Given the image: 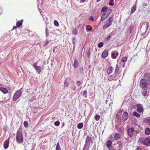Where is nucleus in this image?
<instances>
[{"label":"nucleus","instance_id":"f257e3e1","mask_svg":"<svg viewBox=\"0 0 150 150\" xmlns=\"http://www.w3.org/2000/svg\"><path fill=\"white\" fill-rule=\"evenodd\" d=\"M16 141L19 144L22 143L23 139L22 132L21 131H18L16 137Z\"/></svg>","mask_w":150,"mask_h":150},{"label":"nucleus","instance_id":"f03ea898","mask_svg":"<svg viewBox=\"0 0 150 150\" xmlns=\"http://www.w3.org/2000/svg\"><path fill=\"white\" fill-rule=\"evenodd\" d=\"M139 142L147 146H149L150 144V138L148 137L143 140L142 138H139L138 140Z\"/></svg>","mask_w":150,"mask_h":150},{"label":"nucleus","instance_id":"7ed1b4c3","mask_svg":"<svg viewBox=\"0 0 150 150\" xmlns=\"http://www.w3.org/2000/svg\"><path fill=\"white\" fill-rule=\"evenodd\" d=\"M113 20L112 16L110 17L108 20V22L103 26V29L105 30L109 27L112 24Z\"/></svg>","mask_w":150,"mask_h":150},{"label":"nucleus","instance_id":"20e7f679","mask_svg":"<svg viewBox=\"0 0 150 150\" xmlns=\"http://www.w3.org/2000/svg\"><path fill=\"white\" fill-rule=\"evenodd\" d=\"M21 94L22 91L21 89H20L14 94L13 97V101H16L21 96Z\"/></svg>","mask_w":150,"mask_h":150},{"label":"nucleus","instance_id":"39448f33","mask_svg":"<svg viewBox=\"0 0 150 150\" xmlns=\"http://www.w3.org/2000/svg\"><path fill=\"white\" fill-rule=\"evenodd\" d=\"M148 85L147 83L146 82L145 79H142L140 81V86L141 87L143 88H146Z\"/></svg>","mask_w":150,"mask_h":150},{"label":"nucleus","instance_id":"423d86ee","mask_svg":"<svg viewBox=\"0 0 150 150\" xmlns=\"http://www.w3.org/2000/svg\"><path fill=\"white\" fill-rule=\"evenodd\" d=\"M37 62H36L33 64V66L35 70L37 73L38 74H39L41 72V69L40 66H37Z\"/></svg>","mask_w":150,"mask_h":150},{"label":"nucleus","instance_id":"0eeeda50","mask_svg":"<svg viewBox=\"0 0 150 150\" xmlns=\"http://www.w3.org/2000/svg\"><path fill=\"white\" fill-rule=\"evenodd\" d=\"M135 130L133 127L129 128L127 130V133L130 137H132L134 134Z\"/></svg>","mask_w":150,"mask_h":150},{"label":"nucleus","instance_id":"6e6552de","mask_svg":"<svg viewBox=\"0 0 150 150\" xmlns=\"http://www.w3.org/2000/svg\"><path fill=\"white\" fill-rule=\"evenodd\" d=\"M136 106L137 107V110L138 112L140 113L143 111V108L142 105L138 104L136 105Z\"/></svg>","mask_w":150,"mask_h":150},{"label":"nucleus","instance_id":"1a4fd4ad","mask_svg":"<svg viewBox=\"0 0 150 150\" xmlns=\"http://www.w3.org/2000/svg\"><path fill=\"white\" fill-rule=\"evenodd\" d=\"M128 118V116L127 112H124L122 115V120L124 121H126Z\"/></svg>","mask_w":150,"mask_h":150},{"label":"nucleus","instance_id":"9d476101","mask_svg":"<svg viewBox=\"0 0 150 150\" xmlns=\"http://www.w3.org/2000/svg\"><path fill=\"white\" fill-rule=\"evenodd\" d=\"M9 138H8L7 140L5 141L4 143V148L5 149H7L8 146L9 144Z\"/></svg>","mask_w":150,"mask_h":150},{"label":"nucleus","instance_id":"9b49d317","mask_svg":"<svg viewBox=\"0 0 150 150\" xmlns=\"http://www.w3.org/2000/svg\"><path fill=\"white\" fill-rule=\"evenodd\" d=\"M0 91L4 94H6L8 92V90L6 88L4 87H1L0 88Z\"/></svg>","mask_w":150,"mask_h":150},{"label":"nucleus","instance_id":"f8f14e48","mask_svg":"<svg viewBox=\"0 0 150 150\" xmlns=\"http://www.w3.org/2000/svg\"><path fill=\"white\" fill-rule=\"evenodd\" d=\"M114 138L115 140H118L121 138V135L119 133L116 134L114 135Z\"/></svg>","mask_w":150,"mask_h":150},{"label":"nucleus","instance_id":"ddd939ff","mask_svg":"<svg viewBox=\"0 0 150 150\" xmlns=\"http://www.w3.org/2000/svg\"><path fill=\"white\" fill-rule=\"evenodd\" d=\"M23 20H21L20 21L17 22L16 23V25L17 27H20L22 26V23L23 22Z\"/></svg>","mask_w":150,"mask_h":150},{"label":"nucleus","instance_id":"4468645a","mask_svg":"<svg viewBox=\"0 0 150 150\" xmlns=\"http://www.w3.org/2000/svg\"><path fill=\"white\" fill-rule=\"evenodd\" d=\"M106 146L108 148H109L112 145V142L110 140L108 141L106 143Z\"/></svg>","mask_w":150,"mask_h":150},{"label":"nucleus","instance_id":"2eb2a0df","mask_svg":"<svg viewBox=\"0 0 150 150\" xmlns=\"http://www.w3.org/2000/svg\"><path fill=\"white\" fill-rule=\"evenodd\" d=\"M108 17V16L106 15L105 13H104L102 16L101 18L100 21H103L105 20Z\"/></svg>","mask_w":150,"mask_h":150},{"label":"nucleus","instance_id":"dca6fc26","mask_svg":"<svg viewBox=\"0 0 150 150\" xmlns=\"http://www.w3.org/2000/svg\"><path fill=\"white\" fill-rule=\"evenodd\" d=\"M108 55V52L106 50H105L104 51L102 54V56L103 58H105Z\"/></svg>","mask_w":150,"mask_h":150},{"label":"nucleus","instance_id":"f3484780","mask_svg":"<svg viewBox=\"0 0 150 150\" xmlns=\"http://www.w3.org/2000/svg\"><path fill=\"white\" fill-rule=\"evenodd\" d=\"M113 70V69L112 67H110L107 70V73L108 74H111Z\"/></svg>","mask_w":150,"mask_h":150},{"label":"nucleus","instance_id":"a211bd4d","mask_svg":"<svg viewBox=\"0 0 150 150\" xmlns=\"http://www.w3.org/2000/svg\"><path fill=\"white\" fill-rule=\"evenodd\" d=\"M118 55V53L117 52L116 53L114 52H112L111 54L112 57L114 59L116 58Z\"/></svg>","mask_w":150,"mask_h":150},{"label":"nucleus","instance_id":"6ab92c4d","mask_svg":"<svg viewBox=\"0 0 150 150\" xmlns=\"http://www.w3.org/2000/svg\"><path fill=\"white\" fill-rule=\"evenodd\" d=\"M136 4L135 5L133 6L131 8L130 12L131 14L133 13L136 11L137 8Z\"/></svg>","mask_w":150,"mask_h":150},{"label":"nucleus","instance_id":"aec40b11","mask_svg":"<svg viewBox=\"0 0 150 150\" xmlns=\"http://www.w3.org/2000/svg\"><path fill=\"white\" fill-rule=\"evenodd\" d=\"M145 134L148 135L150 133V129L149 128H147L145 129Z\"/></svg>","mask_w":150,"mask_h":150},{"label":"nucleus","instance_id":"412c9836","mask_svg":"<svg viewBox=\"0 0 150 150\" xmlns=\"http://www.w3.org/2000/svg\"><path fill=\"white\" fill-rule=\"evenodd\" d=\"M112 12V10L110 9H108L107 11L104 13L108 16Z\"/></svg>","mask_w":150,"mask_h":150},{"label":"nucleus","instance_id":"4be33fe9","mask_svg":"<svg viewBox=\"0 0 150 150\" xmlns=\"http://www.w3.org/2000/svg\"><path fill=\"white\" fill-rule=\"evenodd\" d=\"M132 115L134 116H135L137 117H139L140 116V115L136 111H134Z\"/></svg>","mask_w":150,"mask_h":150},{"label":"nucleus","instance_id":"5701e85b","mask_svg":"<svg viewBox=\"0 0 150 150\" xmlns=\"http://www.w3.org/2000/svg\"><path fill=\"white\" fill-rule=\"evenodd\" d=\"M78 65V62L77 60H75L74 64V67L75 68H76L77 67Z\"/></svg>","mask_w":150,"mask_h":150},{"label":"nucleus","instance_id":"b1692460","mask_svg":"<svg viewBox=\"0 0 150 150\" xmlns=\"http://www.w3.org/2000/svg\"><path fill=\"white\" fill-rule=\"evenodd\" d=\"M86 28L88 31H91L92 30V27L89 25L87 26Z\"/></svg>","mask_w":150,"mask_h":150},{"label":"nucleus","instance_id":"393cba45","mask_svg":"<svg viewBox=\"0 0 150 150\" xmlns=\"http://www.w3.org/2000/svg\"><path fill=\"white\" fill-rule=\"evenodd\" d=\"M83 127V124L82 123H79L77 125V127L79 129H81Z\"/></svg>","mask_w":150,"mask_h":150},{"label":"nucleus","instance_id":"a878e982","mask_svg":"<svg viewBox=\"0 0 150 150\" xmlns=\"http://www.w3.org/2000/svg\"><path fill=\"white\" fill-rule=\"evenodd\" d=\"M118 113V114H117L116 116V117L117 118H119L120 117V115L122 113V111L121 110H120Z\"/></svg>","mask_w":150,"mask_h":150},{"label":"nucleus","instance_id":"bb28decb","mask_svg":"<svg viewBox=\"0 0 150 150\" xmlns=\"http://www.w3.org/2000/svg\"><path fill=\"white\" fill-rule=\"evenodd\" d=\"M100 118V116L97 114L96 115L95 118L96 121L99 120Z\"/></svg>","mask_w":150,"mask_h":150},{"label":"nucleus","instance_id":"cd10ccee","mask_svg":"<svg viewBox=\"0 0 150 150\" xmlns=\"http://www.w3.org/2000/svg\"><path fill=\"white\" fill-rule=\"evenodd\" d=\"M72 32L74 34H76L78 33V30L76 28H73L72 30Z\"/></svg>","mask_w":150,"mask_h":150},{"label":"nucleus","instance_id":"c85d7f7f","mask_svg":"<svg viewBox=\"0 0 150 150\" xmlns=\"http://www.w3.org/2000/svg\"><path fill=\"white\" fill-rule=\"evenodd\" d=\"M24 125L25 128L28 127V123L27 121H25L23 123Z\"/></svg>","mask_w":150,"mask_h":150},{"label":"nucleus","instance_id":"c756f323","mask_svg":"<svg viewBox=\"0 0 150 150\" xmlns=\"http://www.w3.org/2000/svg\"><path fill=\"white\" fill-rule=\"evenodd\" d=\"M91 138L90 137L87 136V138L86 140V142L88 143L89 142L91 141Z\"/></svg>","mask_w":150,"mask_h":150},{"label":"nucleus","instance_id":"7c9ffc66","mask_svg":"<svg viewBox=\"0 0 150 150\" xmlns=\"http://www.w3.org/2000/svg\"><path fill=\"white\" fill-rule=\"evenodd\" d=\"M108 9V8L107 7H104L102 8L101 11L103 12H106Z\"/></svg>","mask_w":150,"mask_h":150},{"label":"nucleus","instance_id":"2f4dec72","mask_svg":"<svg viewBox=\"0 0 150 150\" xmlns=\"http://www.w3.org/2000/svg\"><path fill=\"white\" fill-rule=\"evenodd\" d=\"M119 70V67L117 65L116 66L115 70V73H117Z\"/></svg>","mask_w":150,"mask_h":150},{"label":"nucleus","instance_id":"473e14b6","mask_svg":"<svg viewBox=\"0 0 150 150\" xmlns=\"http://www.w3.org/2000/svg\"><path fill=\"white\" fill-rule=\"evenodd\" d=\"M103 45V43L102 42H100L99 43L98 45V46L99 48L102 47Z\"/></svg>","mask_w":150,"mask_h":150},{"label":"nucleus","instance_id":"72a5a7b5","mask_svg":"<svg viewBox=\"0 0 150 150\" xmlns=\"http://www.w3.org/2000/svg\"><path fill=\"white\" fill-rule=\"evenodd\" d=\"M56 150H61L60 147L58 142L56 146Z\"/></svg>","mask_w":150,"mask_h":150},{"label":"nucleus","instance_id":"f704fd0d","mask_svg":"<svg viewBox=\"0 0 150 150\" xmlns=\"http://www.w3.org/2000/svg\"><path fill=\"white\" fill-rule=\"evenodd\" d=\"M127 57H123L122 59V62H125L127 61Z\"/></svg>","mask_w":150,"mask_h":150},{"label":"nucleus","instance_id":"c9c22d12","mask_svg":"<svg viewBox=\"0 0 150 150\" xmlns=\"http://www.w3.org/2000/svg\"><path fill=\"white\" fill-rule=\"evenodd\" d=\"M60 122L59 121H56L55 122L54 124L55 126H58L60 125Z\"/></svg>","mask_w":150,"mask_h":150},{"label":"nucleus","instance_id":"e433bc0d","mask_svg":"<svg viewBox=\"0 0 150 150\" xmlns=\"http://www.w3.org/2000/svg\"><path fill=\"white\" fill-rule=\"evenodd\" d=\"M54 25L56 26H59V24L57 21L55 20L54 21Z\"/></svg>","mask_w":150,"mask_h":150},{"label":"nucleus","instance_id":"4c0bfd02","mask_svg":"<svg viewBox=\"0 0 150 150\" xmlns=\"http://www.w3.org/2000/svg\"><path fill=\"white\" fill-rule=\"evenodd\" d=\"M142 95L144 96H145L147 93V91L146 90H144L142 91Z\"/></svg>","mask_w":150,"mask_h":150},{"label":"nucleus","instance_id":"58836bf2","mask_svg":"<svg viewBox=\"0 0 150 150\" xmlns=\"http://www.w3.org/2000/svg\"><path fill=\"white\" fill-rule=\"evenodd\" d=\"M111 38L110 35H108L107 36L105 39V40L106 41H108Z\"/></svg>","mask_w":150,"mask_h":150},{"label":"nucleus","instance_id":"ea45409f","mask_svg":"<svg viewBox=\"0 0 150 150\" xmlns=\"http://www.w3.org/2000/svg\"><path fill=\"white\" fill-rule=\"evenodd\" d=\"M89 20V21H94V19L93 16H91L90 17Z\"/></svg>","mask_w":150,"mask_h":150},{"label":"nucleus","instance_id":"a19ab883","mask_svg":"<svg viewBox=\"0 0 150 150\" xmlns=\"http://www.w3.org/2000/svg\"><path fill=\"white\" fill-rule=\"evenodd\" d=\"M87 55L88 58H89L91 55V52L90 50H88L87 52Z\"/></svg>","mask_w":150,"mask_h":150},{"label":"nucleus","instance_id":"79ce46f5","mask_svg":"<svg viewBox=\"0 0 150 150\" xmlns=\"http://www.w3.org/2000/svg\"><path fill=\"white\" fill-rule=\"evenodd\" d=\"M76 84L78 86H79L81 85V82L79 81H76Z\"/></svg>","mask_w":150,"mask_h":150},{"label":"nucleus","instance_id":"37998d69","mask_svg":"<svg viewBox=\"0 0 150 150\" xmlns=\"http://www.w3.org/2000/svg\"><path fill=\"white\" fill-rule=\"evenodd\" d=\"M87 93L86 91L84 90L83 92V96H85L86 95Z\"/></svg>","mask_w":150,"mask_h":150},{"label":"nucleus","instance_id":"c03bdc74","mask_svg":"<svg viewBox=\"0 0 150 150\" xmlns=\"http://www.w3.org/2000/svg\"><path fill=\"white\" fill-rule=\"evenodd\" d=\"M149 120V119H145L144 120V122L146 123L147 122L148 123Z\"/></svg>","mask_w":150,"mask_h":150},{"label":"nucleus","instance_id":"a18cd8bd","mask_svg":"<svg viewBox=\"0 0 150 150\" xmlns=\"http://www.w3.org/2000/svg\"><path fill=\"white\" fill-rule=\"evenodd\" d=\"M109 4L111 6H113L114 5V4L113 3H112L111 2H110L109 3Z\"/></svg>","mask_w":150,"mask_h":150},{"label":"nucleus","instance_id":"49530a36","mask_svg":"<svg viewBox=\"0 0 150 150\" xmlns=\"http://www.w3.org/2000/svg\"><path fill=\"white\" fill-rule=\"evenodd\" d=\"M83 150H88V148H86L84 146Z\"/></svg>","mask_w":150,"mask_h":150},{"label":"nucleus","instance_id":"de8ad7c7","mask_svg":"<svg viewBox=\"0 0 150 150\" xmlns=\"http://www.w3.org/2000/svg\"><path fill=\"white\" fill-rule=\"evenodd\" d=\"M17 26H13V28H12V30H14V29H16L17 28Z\"/></svg>","mask_w":150,"mask_h":150},{"label":"nucleus","instance_id":"09e8293b","mask_svg":"<svg viewBox=\"0 0 150 150\" xmlns=\"http://www.w3.org/2000/svg\"><path fill=\"white\" fill-rule=\"evenodd\" d=\"M86 0H81L80 1V2L81 3H83L84 2H85V1H86Z\"/></svg>","mask_w":150,"mask_h":150},{"label":"nucleus","instance_id":"8fccbe9b","mask_svg":"<svg viewBox=\"0 0 150 150\" xmlns=\"http://www.w3.org/2000/svg\"><path fill=\"white\" fill-rule=\"evenodd\" d=\"M148 124L149 125H150V118L149 119Z\"/></svg>","mask_w":150,"mask_h":150},{"label":"nucleus","instance_id":"3c124183","mask_svg":"<svg viewBox=\"0 0 150 150\" xmlns=\"http://www.w3.org/2000/svg\"><path fill=\"white\" fill-rule=\"evenodd\" d=\"M137 150H141V149L140 148L137 147Z\"/></svg>","mask_w":150,"mask_h":150},{"label":"nucleus","instance_id":"603ef678","mask_svg":"<svg viewBox=\"0 0 150 150\" xmlns=\"http://www.w3.org/2000/svg\"><path fill=\"white\" fill-rule=\"evenodd\" d=\"M135 132L136 133H136H139V130H136V131H135Z\"/></svg>","mask_w":150,"mask_h":150},{"label":"nucleus","instance_id":"864d4df0","mask_svg":"<svg viewBox=\"0 0 150 150\" xmlns=\"http://www.w3.org/2000/svg\"><path fill=\"white\" fill-rule=\"evenodd\" d=\"M83 68H81V69H80V71H81V72H82V71H83Z\"/></svg>","mask_w":150,"mask_h":150},{"label":"nucleus","instance_id":"5fc2aeb1","mask_svg":"<svg viewBox=\"0 0 150 150\" xmlns=\"http://www.w3.org/2000/svg\"><path fill=\"white\" fill-rule=\"evenodd\" d=\"M110 2H112L113 1V0H110Z\"/></svg>","mask_w":150,"mask_h":150},{"label":"nucleus","instance_id":"6e6d98bb","mask_svg":"<svg viewBox=\"0 0 150 150\" xmlns=\"http://www.w3.org/2000/svg\"><path fill=\"white\" fill-rule=\"evenodd\" d=\"M64 122H63V125H62V127L63 126H64Z\"/></svg>","mask_w":150,"mask_h":150},{"label":"nucleus","instance_id":"4d7b16f0","mask_svg":"<svg viewBox=\"0 0 150 150\" xmlns=\"http://www.w3.org/2000/svg\"><path fill=\"white\" fill-rule=\"evenodd\" d=\"M100 1V0H97V2H98Z\"/></svg>","mask_w":150,"mask_h":150},{"label":"nucleus","instance_id":"13d9d810","mask_svg":"<svg viewBox=\"0 0 150 150\" xmlns=\"http://www.w3.org/2000/svg\"><path fill=\"white\" fill-rule=\"evenodd\" d=\"M47 42H46V45L47 44Z\"/></svg>","mask_w":150,"mask_h":150},{"label":"nucleus","instance_id":"bf43d9fd","mask_svg":"<svg viewBox=\"0 0 150 150\" xmlns=\"http://www.w3.org/2000/svg\"><path fill=\"white\" fill-rule=\"evenodd\" d=\"M67 86H68V84H67Z\"/></svg>","mask_w":150,"mask_h":150},{"label":"nucleus","instance_id":"052dcab7","mask_svg":"<svg viewBox=\"0 0 150 150\" xmlns=\"http://www.w3.org/2000/svg\"><path fill=\"white\" fill-rule=\"evenodd\" d=\"M53 52H54V50L53 51Z\"/></svg>","mask_w":150,"mask_h":150},{"label":"nucleus","instance_id":"680f3d73","mask_svg":"<svg viewBox=\"0 0 150 150\" xmlns=\"http://www.w3.org/2000/svg\"><path fill=\"white\" fill-rule=\"evenodd\" d=\"M74 41L73 42V43H74Z\"/></svg>","mask_w":150,"mask_h":150},{"label":"nucleus","instance_id":"e2e57ef3","mask_svg":"<svg viewBox=\"0 0 150 150\" xmlns=\"http://www.w3.org/2000/svg\"><path fill=\"white\" fill-rule=\"evenodd\" d=\"M74 41L73 42V43H74Z\"/></svg>","mask_w":150,"mask_h":150}]
</instances>
